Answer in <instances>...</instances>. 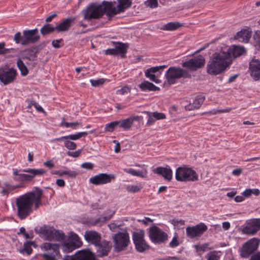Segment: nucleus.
<instances>
[{
  "label": "nucleus",
  "mask_w": 260,
  "mask_h": 260,
  "mask_svg": "<svg viewBox=\"0 0 260 260\" xmlns=\"http://www.w3.org/2000/svg\"><path fill=\"white\" fill-rule=\"evenodd\" d=\"M62 260H77L76 254L72 255H66Z\"/></svg>",
  "instance_id": "nucleus-62"
},
{
  "label": "nucleus",
  "mask_w": 260,
  "mask_h": 260,
  "mask_svg": "<svg viewBox=\"0 0 260 260\" xmlns=\"http://www.w3.org/2000/svg\"><path fill=\"white\" fill-rule=\"evenodd\" d=\"M82 151V149H79L74 152L69 151L67 152V154L69 156H72L73 157H77L80 155Z\"/></svg>",
  "instance_id": "nucleus-57"
},
{
  "label": "nucleus",
  "mask_w": 260,
  "mask_h": 260,
  "mask_svg": "<svg viewBox=\"0 0 260 260\" xmlns=\"http://www.w3.org/2000/svg\"><path fill=\"white\" fill-rule=\"evenodd\" d=\"M62 174H64V175H68L69 177L71 178H75L77 175H78V173L74 171H63V172Z\"/></svg>",
  "instance_id": "nucleus-58"
},
{
  "label": "nucleus",
  "mask_w": 260,
  "mask_h": 260,
  "mask_svg": "<svg viewBox=\"0 0 260 260\" xmlns=\"http://www.w3.org/2000/svg\"><path fill=\"white\" fill-rule=\"evenodd\" d=\"M139 87L142 91H159L160 88L155 86L152 83L148 81H144L139 84Z\"/></svg>",
  "instance_id": "nucleus-31"
},
{
  "label": "nucleus",
  "mask_w": 260,
  "mask_h": 260,
  "mask_svg": "<svg viewBox=\"0 0 260 260\" xmlns=\"http://www.w3.org/2000/svg\"><path fill=\"white\" fill-rule=\"evenodd\" d=\"M180 243L178 240V236L176 235L173 238L172 241L169 243V246L171 248H175L179 246Z\"/></svg>",
  "instance_id": "nucleus-51"
},
{
  "label": "nucleus",
  "mask_w": 260,
  "mask_h": 260,
  "mask_svg": "<svg viewBox=\"0 0 260 260\" xmlns=\"http://www.w3.org/2000/svg\"><path fill=\"white\" fill-rule=\"evenodd\" d=\"M102 5H91L84 12V19L86 20L99 19L104 15Z\"/></svg>",
  "instance_id": "nucleus-12"
},
{
  "label": "nucleus",
  "mask_w": 260,
  "mask_h": 260,
  "mask_svg": "<svg viewBox=\"0 0 260 260\" xmlns=\"http://www.w3.org/2000/svg\"><path fill=\"white\" fill-rule=\"evenodd\" d=\"M175 178L178 181H196L198 180V175L190 168L179 167L176 171Z\"/></svg>",
  "instance_id": "nucleus-6"
},
{
  "label": "nucleus",
  "mask_w": 260,
  "mask_h": 260,
  "mask_svg": "<svg viewBox=\"0 0 260 260\" xmlns=\"http://www.w3.org/2000/svg\"><path fill=\"white\" fill-rule=\"evenodd\" d=\"M231 63L230 54L222 51L214 53L207 65V72L211 75H217L223 72Z\"/></svg>",
  "instance_id": "nucleus-2"
},
{
  "label": "nucleus",
  "mask_w": 260,
  "mask_h": 260,
  "mask_svg": "<svg viewBox=\"0 0 260 260\" xmlns=\"http://www.w3.org/2000/svg\"><path fill=\"white\" fill-rule=\"evenodd\" d=\"M149 237L153 243L160 244L166 242L168 235L158 226L153 225L149 228Z\"/></svg>",
  "instance_id": "nucleus-8"
},
{
  "label": "nucleus",
  "mask_w": 260,
  "mask_h": 260,
  "mask_svg": "<svg viewBox=\"0 0 260 260\" xmlns=\"http://www.w3.org/2000/svg\"><path fill=\"white\" fill-rule=\"evenodd\" d=\"M93 167V164L89 162H84L81 165V167L86 170H92Z\"/></svg>",
  "instance_id": "nucleus-59"
},
{
  "label": "nucleus",
  "mask_w": 260,
  "mask_h": 260,
  "mask_svg": "<svg viewBox=\"0 0 260 260\" xmlns=\"http://www.w3.org/2000/svg\"><path fill=\"white\" fill-rule=\"evenodd\" d=\"M74 240H76L77 242L73 241H69L68 242H64L62 245V250L64 252H71L74 250L79 248L82 245V242L78 241L79 237L77 235H75Z\"/></svg>",
  "instance_id": "nucleus-23"
},
{
  "label": "nucleus",
  "mask_w": 260,
  "mask_h": 260,
  "mask_svg": "<svg viewBox=\"0 0 260 260\" xmlns=\"http://www.w3.org/2000/svg\"><path fill=\"white\" fill-rule=\"evenodd\" d=\"M205 100V97L202 95H198L192 104H189L185 107L188 110H193L200 108Z\"/></svg>",
  "instance_id": "nucleus-32"
},
{
  "label": "nucleus",
  "mask_w": 260,
  "mask_h": 260,
  "mask_svg": "<svg viewBox=\"0 0 260 260\" xmlns=\"http://www.w3.org/2000/svg\"><path fill=\"white\" fill-rule=\"evenodd\" d=\"M249 260H260V252L253 254Z\"/></svg>",
  "instance_id": "nucleus-63"
},
{
  "label": "nucleus",
  "mask_w": 260,
  "mask_h": 260,
  "mask_svg": "<svg viewBox=\"0 0 260 260\" xmlns=\"http://www.w3.org/2000/svg\"><path fill=\"white\" fill-rule=\"evenodd\" d=\"M123 171L135 176L141 177L142 178L145 177V175H144L143 172L142 171H137L132 168L124 169Z\"/></svg>",
  "instance_id": "nucleus-38"
},
{
  "label": "nucleus",
  "mask_w": 260,
  "mask_h": 260,
  "mask_svg": "<svg viewBox=\"0 0 260 260\" xmlns=\"http://www.w3.org/2000/svg\"><path fill=\"white\" fill-rule=\"evenodd\" d=\"M46 41L42 42L39 46L25 49L23 51L24 58L29 60H34L36 57V53L43 49L46 45Z\"/></svg>",
  "instance_id": "nucleus-21"
},
{
  "label": "nucleus",
  "mask_w": 260,
  "mask_h": 260,
  "mask_svg": "<svg viewBox=\"0 0 260 260\" xmlns=\"http://www.w3.org/2000/svg\"><path fill=\"white\" fill-rule=\"evenodd\" d=\"M43 190L38 187H35L31 191L20 196L16 200L17 216L21 220L26 219L34 211L41 206V199Z\"/></svg>",
  "instance_id": "nucleus-1"
},
{
  "label": "nucleus",
  "mask_w": 260,
  "mask_h": 260,
  "mask_svg": "<svg viewBox=\"0 0 260 260\" xmlns=\"http://www.w3.org/2000/svg\"><path fill=\"white\" fill-rule=\"evenodd\" d=\"M112 43L114 45L115 51L117 52V56L119 55L121 58H125L126 53L128 48V44L120 42H112Z\"/></svg>",
  "instance_id": "nucleus-25"
},
{
  "label": "nucleus",
  "mask_w": 260,
  "mask_h": 260,
  "mask_svg": "<svg viewBox=\"0 0 260 260\" xmlns=\"http://www.w3.org/2000/svg\"><path fill=\"white\" fill-rule=\"evenodd\" d=\"M259 243L260 240L255 238L248 240L243 245L241 256L244 258L248 257L257 250Z\"/></svg>",
  "instance_id": "nucleus-11"
},
{
  "label": "nucleus",
  "mask_w": 260,
  "mask_h": 260,
  "mask_svg": "<svg viewBox=\"0 0 260 260\" xmlns=\"http://www.w3.org/2000/svg\"><path fill=\"white\" fill-rule=\"evenodd\" d=\"M17 66L20 71L21 75L22 76H26L28 74V70L21 59H18L17 61Z\"/></svg>",
  "instance_id": "nucleus-37"
},
{
  "label": "nucleus",
  "mask_w": 260,
  "mask_h": 260,
  "mask_svg": "<svg viewBox=\"0 0 260 260\" xmlns=\"http://www.w3.org/2000/svg\"><path fill=\"white\" fill-rule=\"evenodd\" d=\"M132 237L135 248L138 252L142 253L150 249L149 245L144 239V231L143 230L134 232Z\"/></svg>",
  "instance_id": "nucleus-9"
},
{
  "label": "nucleus",
  "mask_w": 260,
  "mask_h": 260,
  "mask_svg": "<svg viewBox=\"0 0 260 260\" xmlns=\"http://www.w3.org/2000/svg\"><path fill=\"white\" fill-rule=\"evenodd\" d=\"M153 172L161 176L167 181H170L172 179L173 171L170 168L158 167L154 170Z\"/></svg>",
  "instance_id": "nucleus-26"
},
{
  "label": "nucleus",
  "mask_w": 260,
  "mask_h": 260,
  "mask_svg": "<svg viewBox=\"0 0 260 260\" xmlns=\"http://www.w3.org/2000/svg\"><path fill=\"white\" fill-rule=\"evenodd\" d=\"M116 176L114 174L100 173L91 177L89 179V182L95 185H102L109 183L112 180H114Z\"/></svg>",
  "instance_id": "nucleus-16"
},
{
  "label": "nucleus",
  "mask_w": 260,
  "mask_h": 260,
  "mask_svg": "<svg viewBox=\"0 0 260 260\" xmlns=\"http://www.w3.org/2000/svg\"><path fill=\"white\" fill-rule=\"evenodd\" d=\"M181 26L182 25L178 22H171L163 25L160 29L164 30L173 31Z\"/></svg>",
  "instance_id": "nucleus-35"
},
{
  "label": "nucleus",
  "mask_w": 260,
  "mask_h": 260,
  "mask_svg": "<svg viewBox=\"0 0 260 260\" xmlns=\"http://www.w3.org/2000/svg\"><path fill=\"white\" fill-rule=\"evenodd\" d=\"M41 248L45 251L52 250L51 253H43L41 255L44 260H57L56 256H61L59 252V245L51 243H44L41 246Z\"/></svg>",
  "instance_id": "nucleus-10"
},
{
  "label": "nucleus",
  "mask_w": 260,
  "mask_h": 260,
  "mask_svg": "<svg viewBox=\"0 0 260 260\" xmlns=\"http://www.w3.org/2000/svg\"><path fill=\"white\" fill-rule=\"evenodd\" d=\"M249 71L251 76L255 81L260 79V61L258 59H252L249 62Z\"/></svg>",
  "instance_id": "nucleus-22"
},
{
  "label": "nucleus",
  "mask_w": 260,
  "mask_h": 260,
  "mask_svg": "<svg viewBox=\"0 0 260 260\" xmlns=\"http://www.w3.org/2000/svg\"><path fill=\"white\" fill-rule=\"evenodd\" d=\"M64 146L69 150H75L77 148V145L73 142L70 141V139H67L64 142Z\"/></svg>",
  "instance_id": "nucleus-49"
},
{
  "label": "nucleus",
  "mask_w": 260,
  "mask_h": 260,
  "mask_svg": "<svg viewBox=\"0 0 260 260\" xmlns=\"http://www.w3.org/2000/svg\"><path fill=\"white\" fill-rule=\"evenodd\" d=\"M76 254L77 260H96L94 253L89 249L78 251Z\"/></svg>",
  "instance_id": "nucleus-24"
},
{
  "label": "nucleus",
  "mask_w": 260,
  "mask_h": 260,
  "mask_svg": "<svg viewBox=\"0 0 260 260\" xmlns=\"http://www.w3.org/2000/svg\"><path fill=\"white\" fill-rule=\"evenodd\" d=\"M101 5L103 15L106 13L109 20H111L114 16L119 14L117 12V9L113 6L112 2L103 1Z\"/></svg>",
  "instance_id": "nucleus-20"
},
{
  "label": "nucleus",
  "mask_w": 260,
  "mask_h": 260,
  "mask_svg": "<svg viewBox=\"0 0 260 260\" xmlns=\"http://www.w3.org/2000/svg\"><path fill=\"white\" fill-rule=\"evenodd\" d=\"M152 116L154 117L155 120H158L166 118V115L163 113L158 112H151Z\"/></svg>",
  "instance_id": "nucleus-50"
},
{
  "label": "nucleus",
  "mask_w": 260,
  "mask_h": 260,
  "mask_svg": "<svg viewBox=\"0 0 260 260\" xmlns=\"http://www.w3.org/2000/svg\"><path fill=\"white\" fill-rule=\"evenodd\" d=\"M53 235V240L56 241L60 242L63 241L65 238V235L63 232L58 230L55 229Z\"/></svg>",
  "instance_id": "nucleus-39"
},
{
  "label": "nucleus",
  "mask_w": 260,
  "mask_h": 260,
  "mask_svg": "<svg viewBox=\"0 0 260 260\" xmlns=\"http://www.w3.org/2000/svg\"><path fill=\"white\" fill-rule=\"evenodd\" d=\"M105 54L106 55H110L117 56V52L115 51V48H109L105 51Z\"/></svg>",
  "instance_id": "nucleus-61"
},
{
  "label": "nucleus",
  "mask_w": 260,
  "mask_h": 260,
  "mask_svg": "<svg viewBox=\"0 0 260 260\" xmlns=\"http://www.w3.org/2000/svg\"><path fill=\"white\" fill-rule=\"evenodd\" d=\"M207 260H219L220 255L216 251H210L206 255Z\"/></svg>",
  "instance_id": "nucleus-42"
},
{
  "label": "nucleus",
  "mask_w": 260,
  "mask_h": 260,
  "mask_svg": "<svg viewBox=\"0 0 260 260\" xmlns=\"http://www.w3.org/2000/svg\"><path fill=\"white\" fill-rule=\"evenodd\" d=\"M54 231L55 229L53 227L45 225L35 229L36 232L43 235L45 238L49 240H53Z\"/></svg>",
  "instance_id": "nucleus-28"
},
{
  "label": "nucleus",
  "mask_w": 260,
  "mask_h": 260,
  "mask_svg": "<svg viewBox=\"0 0 260 260\" xmlns=\"http://www.w3.org/2000/svg\"><path fill=\"white\" fill-rule=\"evenodd\" d=\"M208 229L207 226L203 222L195 226H187L186 228V234L187 237L190 239L201 237Z\"/></svg>",
  "instance_id": "nucleus-15"
},
{
  "label": "nucleus",
  "mask_w": 260,
  "mask_h": 260,
  "mask_svg": "<svg viewBox=\"0 0 260 260\" xmlns=\"http://www.w3.org/2000/svg\"><path fill=\"white\" fill-rule=\"evenodd\" d=\"M209 246V244L205 243L202 245H194V248H196L197 251H205L206 249L208 248Z\"/></svg>",
  "instance_id": "nucleus-54"
},
{
  "label": "nucleus",
  "mask_w": 260,
  "mask_h": 260,
  "mask_svg": "<svg viewBox=\"0 0 260 260\" xmlns=\"http://www.w3.org/2000/svg\"><path fill=\"white\" fill-rule=\"evenodd\" d=\"M132 5V0H118L117 12L120 13L130 8Z\"/></svg>",
  "instance_id": "nucleus-34"
},
{
  "label": "nucleus",
  "mask_w": 260,
  "mask_h": 260,
  "mask_svg": "<svg viewBox=\"0 0 260 260\" xmlns=\"http://www.w3.org/2000/svg\"><path fill=\"white\" fill-rule=\"evenodd\" d=\"M145 75L152 82H154L156 83H159L160 82V80L157 79L156 76L153 74L149 73L147 74V73L145 72Z\"/></svg>",
  "instance_id": "nucleus-55"
},
{
  "label": "nucleus",
  "mask_w": 260,
  "mask_h": 260,
  "mask_svg": "<svg viewBox=\"0 0 260 260\" xmlns=\"http://www.w3.org/2000/svg\"><path fill=\"white\" fill-rule=\"evenodd\" d=\"M114 248L116 252L124 250L129 243V235L126 232H118L113 237Z\"/></svg>",
  "instance_id": "nucleus-7"
},
{
  "label": "nucleus",
  "mask_w": 260,
  "mask_h": 260,
  "mask_svg": "<svg viewBox=\"0 0 260 260\" xmlns=\"http://www.w3.org/2000/svg\"><path fill=\"white\" fill-rule=\"evenodd\" d=\"M139 117H130L127 119L117 121L118 127L122 128L124 130H128L131 127L134 120H138Z\"/></svg>",
  "instance_id": "nucleus-30"
},
{
  "label": "nucleus",
  "mask_w": 260,
  "mask_h": 260,
  "mask_svg": "<svg viewBox=\"0 0 260 260\" xmlns=\"http://www.w3.org/2000/svg\"><path fill=\"white\" fill-rule=\"evenodd\" d=\"M60 124H61V125L65 126L67 128L69 127H71L75 129V127L77 125H79V123L78 122H62Z\"/></svg>",
  "instance_id": "nucleus-56"
},
{
  "label": "nucleus",
  "mask_w": 260,
  "mask_h": 260,
  "mask_svg": "<svg viewBox=\"0 0 260 260\" xmlns=\"http://www.w3.org/2000/svg\"><path fill=\"white\" fill-rule=\"evenodd\" d=\"M142 188L143 186L141 184L139 185H130L127 186L126 190L128 192L136 193L140 191Z\"/></svg>",
  "instance_id": "nucleus-44"
},
{
  "label": "nucleus",
  "mask_w": 260,
  "mask_h": 260,
  "mask_svg": "<svg viewBox=\"0 0 260 260\" xmlns=\"http://www.w3.org/2000/svg\"><path fill=\"white\" fill-rule=\"evenodd\" d=\"M251 37V31L243 29L237 32L234 38L236 40L243 43H248Z\"/></svg>",
  "instance_id": "nucleus-29"
},
{
  "label": "nucleus",
  "mask_w": 260,
  "mask_h": 260,
  "mask_svg": "<svg viewBox=\"0 0 260 260\" xmlns=\"http://www.w3.org/2000/svg\"><path fill=\"white\" fill-rule=\"evenodd\" d=\"M84 237L88 243L94 246L98 245V243L102 240L101 235L98 232L92 230L86 231Z\"/></svg>",
  "instance_id": "nucleus-19"
},
{
  "label": "nucleus",
  "mask_w": 260,
  "mask_h": 260,
  "mask_svg": "<svg viewBox=\"0 0 260 260\" xmlns=\"http://www.w3.org/2000/svg\"><path fill=\"white\" fill-rule=\"evenodd\" d=\"M165 77L168 83L171 85L176 82V80L183 78H190L189 72L180 67H171L166 73Z\"/></svg>",
  "instance_id": "nucleus-5"
},
{
  "label": "nucleus",
  "mask_w": 260,
  "mask_h": 260,
  "mask_svg": "<svg viewBox=\"0 0 260 260\" xmlns=\"http://www.w3.org/2000/svg\"><path fill=\"white\" fill-rule=\"evenodd\" d=\"M233 108H228L224 109H221V110H216L213 109L212 110L205 112L202 113V115L204 114H209V115H215L217 113H228L230 112Z\"/></svg>",
  "instance_id": "nucleus-40"
},
{
  "label": "nucleus",
  "mask_w": 260,
  "mask_h": 260,
  "mask_svg": "<svg viewBox=\"0 0 260 260\" xmlns=\"http://www.w3.org/2000/svg\"><path fill=\"white\" fill-rule=\"evenodd\" d=\"M205 63V58L202 55H199L182 62V66L191 71H196L199 69L203 68Z\"/></svg>",
  "instance_id": "nucleus-13"
},
{
  "label": "nucleus",
  "mask_w": 260,
  "mask_h": 260,
  "mask_svg": "<svg viewBox=\"0 0 260 260\" xmlns=\"http://www.w3.org/2000/svg\"><path fill=\"white\" fill-rule=\"evenodd\" d=\"M143 113L146 114L148 117L146 126H149L154 124L156 120H155L154 117L152 116L151 112L144 111Z\"/></svg>",
  "instance_id": "nucleus-48"
},
{
  "label": "nucleus",
  "mask_w": 260,
  "mask_h": 260,
  "mask_svg": "<svg viewBox=\"0 0 260 260\" xmlns=\"http://www.w3.org/2000/svg\"><path fill=\"white\" fill-rule=\"evenodd\" d=\"M90 82L92 86L96 87L103 84L105 82V80L103 78L99 79L97 80L91 79Z\"/></svg>",
  "instance_id": "nucleus-53"
},
{
  "label": "nucleus",
  "mask_w": 260,
  "mask_h": 260,
  "mask_svg": "<svg viewBox=\"0 0 260 260\" xmlns=\"http://www.w3.org/2000/svg\"><path fill=\"white\" fill-rule=\"evenodd\" d=\"M55 30H56V28L51 24L46 23L41 27L40 33L42 36H45L53 32Z\"/></svg>",
  "instance_id": "nucleus-36"
},
{
  "label": "nucleus",
  "mask_w": 260,
  "mask_h": 260,
  "mask_svg": "<svg viewBox=\"0 0 260 260\" xmlns=\"http://www.w3.org/2000/svg\"><path fill=\"white\" fill-rule=\"evenodd\" d=\"M23 172L28 174L19 173L17 169H13V175L14 176L13 179L15 181L20 182L21 183L31 182L36 176L43 175L46 173V171L43 169H25L22 170Z\"/></svg>",
  "instance_id": "nucleus-4"
},
{
  "label": "nucleus",
  "mask_w": 260,
  "mask_h": 260,
  "mask_svg": "<svg viewBox=\"0 0 260 260\" xmlns=\"http://www.w3.org/2000/svg\"><path fill=\"white\" fill-rule=\"evenodd\" d=\"M145 4L150 8H155L158 7L157 0H147Z\"/></svg>",
  "instance_id": "nucleus-52"
},
{
  "label": "nucleus",
  "mask_w": 260,
  "mask_h": 260,
  "mask_svg": "<svg viewBox=\"0 0 260 260\" xmlns=\"http://www.w3.org/2000/svg\"><path fill=\"white\" fill-rule=\"evenodd\" d=\"M226 52L230 53V58L232 56L236 58L243 55L245 52V49L244 47L233 46V48H229Z\"/></svg>",
  "instance_id": "nucleus-33"
},
{
  "label": "nucleus",
  "mask_w": 260,
  "mask_h": 260,
  "mask_svg": "<svg viewBox=\"0 0 260 260\" xmlns=\"http://www.w3.org/2000/svg\"><path fill=\"white\" fill-rule=\"evenodd\" d=\"M161 260H181V258L177 256H167L161 258Z\"/></svg>",
  "instance_id": "nucleus-64"
},
{
  "label": "nucleus",
  "mask_w": 260,
  "mask_h": 260,
  "mask_svg": "<svg viewBox=\"0 0 260 260\" xmlns=\"http://www.w3.org/2000/svg\"><path fill=\"white\" fill-rule=\"evenodd\" d=\"M96 248V254L98 257H102L108 256L112 248L111 242L103 240L94 246Z\"/></svg>",
  "instance_id": "nucleus-18"
},
{
  "label": "nucleus",
  "mask_w": 260,
  "mask_h": 260,
  "mask_svg": "<svg viewBox=\"0 0 260 260\" xmlns=\"http://www.w3.org/2000/svg\"><path fill=\"white\" fill-rule=\"evenodd\" d=\"M87 135L88 132H79L75 134L68 135L67 139L72 140H76L79 139L81 137H85Z\"/></svg>",
  "instance_id": "nucleus-41"
},
{
  "label": "nucleus",
  "mask_w": 260,
  "mask_h": 260,
  "mask_svg": "<svg viewBox=\"0 0 260 260\" xmlns=\"http://www.w3.org/2000/svg\"><path fill=\"white\" fill-rule=\"evenodd\" d=\"M75 20V18L74 17L67 18L55 26V28H56L57 32L67 31L69 30Z\"/></svg>",
  "instance_id": "nucleus-27"
},
{
  "label": "nucleus",
  "mask_w": 260,
  "mask_h": 260,
  "mask_svg": "<svg viewBox=\"0 0 260 260\" xmlns=\"http://www.w3.org/2000/svg\"><path fill=\"white\" fill-rule=\"evenodd\" d=\"M118 123L117 121L111 122L105 125V131L112 132L115 128H118Z\"/></svg>",
  "instance_id": "nucleus-45"
},
{
  "label": "nucleus",
  "mask_w": 260,
  "mask_h": 260,
  "mask_svg": "<svg viewBox=\"0 0 260 260\" xmlns=\"http://www.w3.org/2000/svg\"><path fill=\"white\" fill-rule=\"evenodd\" d=\"M22 33V36L20 32H17L15 34L14 40L16 43H20L25 46L30 43H35L40 39V37L38 35V29L37 28L30 30H24Z\"/></svg>",
  "instance_id": "nucleus-3"
},
{
  "label": "nucleus",
  "mask_w": 260,
  "mask_h": 260,
  "mask_svg": "<svg viewBox=\"0 0 260 260\" xmlns=\"http://www.w3.org/2000/svg\"><path fill=\"white\" fill-rule=\"evenodd\" d=\"M62 41L63 40L62 39L53 40L52 42V46L55 48H59L61 47V45H60L59 43Z\"/></svg>",
  "instance_id": "nucleus-60"
},
{
  "label": "nucleus",
  "mask_w": 260,
  "mask_h": 260,
  "mask_svg": "<svg viewBox=\"0 0 260 260\" xmlns=\"http://www.w3.org/2000/svg\"><path fill=\"white\" fill-rule=\"evenodd\" d=\"M167 67V66H165V65L153 67H151L150 68L147 69L145 72L147 73V74H148L149 73L154 74V73H155L159 71L160 70H164V69L166 68Z\"/></svg>",
  "instance_id": "nucleus-43"
},
{
  "label": "nucleus",
  "mask_w": 260,
  "mask_h": 260,
  "mask_svg": "<svg viewBox=\"0 0 260 260\" xmlns=\"http://www.w3.org/2000/svg\"><path fill=\"white\" fill-rule=\"evenodd\" d=\"M17 73L16 70L11 68L0 69V81L6 85L12 83L16 79Z\"/></svg>",
  "instance_id": "nucleus-14"
},
{
  "label": "nucleus",
  "mask_w": 260,
  "mask_h": 260,
  "mask_svg": "<svg viewBox=\"0 0 260 260\" xmlns=\"http://www.w3.org/2000/svg\"><path fill=\"white\" fill-rule=\"evenodd\" d=\"M260 230V218H253L246 222L243 232L247 235H254Z\"/></svg>",
  "instance_id": "nucleus-17"
},
{
  "label": "nucleus",
  "mask_w": 260,
  "mask_h": 260,
  "mask_svg": "<svg viewBox=\"0 0 260 260\" xmlns=\"http://www.w3.org/2000/svg\"><path fill=\"white\" fill-rule=\"evenodd\" d=\"M32 249L30 247V245L28 244V241H26L24 243L23 248L22 249H20L19 252L21 253H26L28 255H30L32 253Z\"/></svg>",
  "instance_id": "nucleus-46"
},
{
  "label": "nucleus",
  "mask_w": 260,
  "mask_h": 260,
  "mask_svg": "<svg viewBox=\"0 0 260 260\" xmlns=\"http://www.w3.org/2000/svg\"><path fill=\"white\" fill-rule=\"evenodd\" d=\"M4 185L5 186L2 187L3 189L1 191V193L3 195L8 196L11 191L14 190V188L12 187V185L8 183H5Z\"/></svg>",
  "instance_id": "nucleus-47"
}]
</instances>
